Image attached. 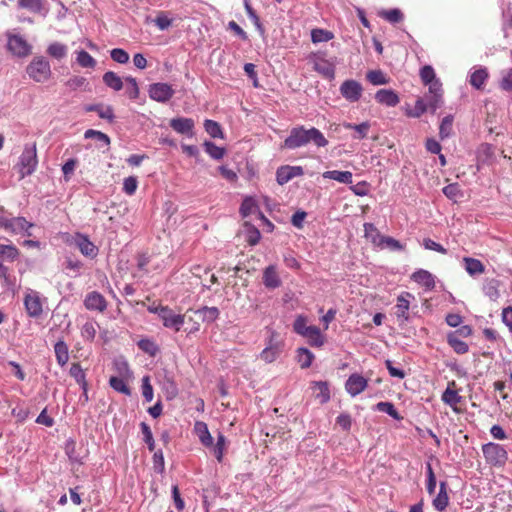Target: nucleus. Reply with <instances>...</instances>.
Instances as JSON below:
<instances>
[{
    "label": "nucleus",
    "instance_id": "obj_15",
    "mask_svg": "<svg viewBox=\"0 0 512 512\" xmlns=\"http://www.w3.org/2000/svg\"><path fill=\"white\" fill-rule=\"evenodd\" d=\"M84 306L87 310L102 313L107 308V301L102 294L92 291L85 296Z\"/></svg>",
    "mask_w": 512,
    "mask_h": 512
},
{
    "label": "nucleus",
    "instance_id": "obj_44",
    "mask_svg": "<svg viewBox=\"0 0 512 512\" xmlns=\"http://www.w3.org/2000/svg\"><path fill=\"white\" fill-rule=\"evenodd\" d=\"M206 153L215 160H220L224 157L226 150L223 147H219L211 141H205L203 143Z\"/></svg>",
    "mask_w": 512,
    "mask_h": 512
},
{
    "label": "nucleus",
    "instance_id": "obj_43",
    "mask_svg": "<svg viewBox=\"0 0 512 512\" xmlns=\"http://www.w3.org/2000/svg\"><path fill=\"white\" fill-rule=\"evenodd\" d=\"M67 46L65 44L54 42L47 48V53L55 59H63L67 56Z\"/></svg>",
    "mask_w": 512,
    "mask_h": 512
},
{
    "label": "nucleus",
    "instance_id": "obj_26",
    "mask_svg": "<svg viewBox=\"0 0 512 512\" xmlns=\"http://www.w3.org/2000/svg\"><path fill=\"white\" fill-rule=\"evenodd\" d=\"M447 343L457 354H466L469 351L468 344L457 336V332H450L447 335Z\"/></svg>",
    "mask_w": 512,
    "mask_h": 512
},
{
    "label": "nucleus",
    "instance_id": "obj_32",
    "mask_svg": "<svg viewBox=\"0 0 512 512\" xmlns=\"http://www.w3.org/2000/svg\"><path fill=\"white\" fill-rule=\"evenodd\" d=\"M314 358V354L307 348L300 347L296 350V359L302 369L309 368Z\"/></svg>",
    "mask_w": 512,
    "mask_h": 512
},
{
    "label": "nucleus",
    "instance_id": "obj_60",
    "mask_svg": "<svg viewBox=\"0 0 512 512\" xmlns=\"http://www.w3.org/2000/svg\"><path fill=\"white\" fill-rule=\"evenodd\" d=\"M225 444H226L225 436L222 433H219L217 436L216 444L213 448L214 455L219 462H221L223 459Z\"/></svg>",
    "mask_w": 512,
    "mask_h": 512
},
{
    "label": "nucleus",
    "instance_id": "obj_18",
    "mask_svg": "<svg viewBox=\"0 0 512 512\" xmlns=\"http://www.w3.org/2000/svg\"><path fill=\"white\" fill-rule=\"evenodd\" d=\"M409 298H413V295L409 292H405L398 296L397 298V304L395 306L396 312L395 315L398 319H401L402 321H408L409 320Z\"/></svg>",
    "mask_w": 512,
    "mask_h": 512
},
{
    "label": "nucleus",
    "instance_id": "obj_20",
    "mask_svg": "<svg viewBox=\"0 0 512 512\" xmlns=\"http://www.w3.org/2000/svg\"><path fill=\"white\" fill-rule=\"evenodd\" d=\"M411 279L417 284L423 286L427 290H432L435 287L434 276L427 270H416L411 275Z\"/></svg>",
    "mask_w": 512,
    "mask_h": 512
},
{
    "label": "nucleus",
    "instance_id": "obj_34",
    "mask_svg": "<svg viewBox=\"0 0 512 512\" xmlns=\"http://www.w3.org/2000/svg\"><path fill=\"white\" fill-rule=\"evenodd\" d=\"M376 247L380 249H389L391 251H401L404 249V245L400 243V241L396 240L391 236L383 235Z\"/></svg>",
    "mask_w": 512,
    "mask_h": 512
},
{
    "label": "nucleus",
    "instance_id": "obj_51",
    "mask_svg": "<svg viewBox=\"0 0 512 512\" xmlns=\"http://www.w3.org/2000/svg\"><path fill=\"white\" fill-rule=\"evenodd\" d=\"M257 210L258 206L252 197H246L240 206V214L243 218L248 217Z\"/></svg>",
    "mask_w": 512,
    "mask_h": 512
},
{
    "label": "nucleus",
    "instance_id": "obj_4",
    "mask_svg": "<svg viewBox=\"0 0 512 512\" xmlns=\"http://www.w3.org/2000/svg\"><path fill=\"white\" fill-rule=\"evenodd\" d=\"M34 226L33 223L26 220L24 217H12L0 216V228L12 234H24L26 236H32L29 231Z\"/></svg>",
    "mask_w": 512,
    "mask_h": 512
},
{
    "label": "nucleus",
    "instance_id": "obj_33",
    "mask_svg": "<svg viewBox=\"0 0 512 512\" xmlns=\"http://www.w3.org/2000/svg\"><path fill=\"white\" fill-rule=\"evenodd\" d=\"M162 389L166 393L167 399H173L178 395V387L173 377L169 374H165L163 381L161 382Z\"/></svg>",
    "mask_w": 512,
    "mask_h": 512
},
{
    "label": "nucleus",
    "instance_id": "obj_22",
    "mask_svg": "<svg viewBox=\"0 0 512 512\" xmlns=\"http://www.w3.org/2000/svg\"><path fill=\"white\" fill-rule=\"evenodd\" d=\"M447 483L442 481L439 485V492L437 496L433 499V506L437 511H444L449 504V496L447 493Z\"/></svg>",
    "mask_w": 512,
    "mask_h": 512
},
{
    "label": "nucleus",
    "instance_id": "obj_50",
    "mask_svg": "<svg viewBox=\"0 0 512 512\" xmlns=\"http://www.w3.org/2000/svg\"><path fill=\"white\" fill-rule=\"evenodd\" d=\"M110 386L117 392L122 393L124 395L129 396L131 394V390L125 381L117 376H112L109 379Z\"/></svg>",
    "mask_w": 512,
    "mask_h": 512
},
{
    "label": "nucleus",
    "instance_id": "obj_46",
    "mask_svg": "<svg viewBox=\"0 0 512 512\" xmlns=\"http://www.w3.org/2000/svg\"><path fill=\"white\" fill-rule=\"evenodd\" d=\"M378 15L392 24L401 22L404 17L403 13L398 8L382 10L378 13Z\"/></svg>",
    "mask_w": 512,
    "mask_h": 512
},
{
    "label": "nucleus",
    "instance_id": "obj_28",
    "mask_svg": "<svg viewBox=\"0 0 512 512\" xmlns=\"http://www.w3.org/2000/svg\"><path fill=\"white\" fill-rule=\"evenodd\" d=\"M302 337L306 338L308 343L313 347H321L325 342V338L320 329L314 325H311V328Z\"/></svg>",
    "mask_w": 512,
    "mask_h": 512
},
{
    "label": "nucleus",
    "instance_id": "obj_14",
    "mask_svg": "<svg viewBox=\"0 0 512 512\" xmlns=\"http://www.w3.org/2000/svg\"><path fill=\"white\" fill-rule=\"evenodd\" d=\"M368 385L367 379L358 373L351 374L345 383V389L352 397L363 392Z\"/></svg>",
    "mask_w": 512,
    "mask_h": 512
},
{
    "label": "nucleus",
    "instance_id": "obj_2",
    "mask_svg": "<svg viewBox=\"0 0 512 512\" xmlns=\"http://www.w3.org/2000/svg\"><path fill=\"white\" fill-rule=\"evenodd\" d=\"M38 165L36 144H25L23 151L19 157L16 168L20 174V179L33 174Z\"/></svg>",
    "mask_w": 512,
    "mask_h": 512
},
{
    "label": "nucleus",
    "instance_id": "obj_55",
    "mask_svg": "<svg viewBox=\"0 0 512 512\" xmlns=\"http://www.w3.org/2000/svg\"><path fill=\"white\" fill-rule=\"evenodd\" d=\"M18 6L34 13L41 12L43 0H18Z\"/></svg>",
    "mask_w": 512,
    "mask_h": 512
},
{
    "label": "nucleus",
    "instance_id": "obj_54",
    "mask_svg": "<svg viewBox=\"0 0 512 512\" xmlns=\"http://www.w3.org/2000/svg\"><path fill=\"white\" fill-rule=\"evenodd\" d=\"M141 432L143 434V441L147 444L149 451H154L155 441L153 438L152 431L146 422L140 423Z\"/></svg>",
    "mask_w": 512,
    "mask_h": 512
},
{
    "label": "nucleus",
    "instance_id": "obj_61",
    "mask_svg": "<svg viewBox=\"0 0 512 512\" xmlns=\"http://www.w3.org/2000/svg\"><path fill=\"white\" fill-rule=\"evenodd\" d=\"M125 81L129 84V87L126 90L127 95L130 99H137L139 97V87L136 79L134 77L128 76L125 78Z\"/></svg>",
    "mask_w": 512,
    "mask_h": 512
},
{
    "label": "nucleus",
    "instance_id": "obj_25",
    "mask_svg": "<svg viewBox=\"0 0 512 512\" xmlns=\"http://www.w3.org/2000/svg\"><path fill=\"white\" fill-rule=\"evenodd\" d=\"M487 78H488L487 69L484 67H480L471 73L469 83L475 89L480 90L484 87Z\"/></svg>",
    "mask_w": 512,
    "mask_h": 512
},
{
    "label": "nucleus",
    "instance_id": "obj_9",
    "mask_svg": "<svg viewBox=\"0 0 512 512\" xmlns=\"http://www.w3.org/2000/svg\"><path fill=\"white\" fill-rule=\"evenodd\" d=\"M148 93L152 100L160 103H166L173 97L174 90L171 85L158 82L149 86Z\"/></svg>",
    "mask_w": 512,
    "mask_h": 512
},
{
    "label": "nucleus",
    "instance_id": "obj_29",
    "mask_svg": "<svg viewBox=\"0 0 512 512\" xmlns=\"http://www.w3.org/2000/svg\"><path fill=\"white\" fill-rule=\"evenodd\" d=\"M456 384H455V381H452L450 383H448V387L446 388V390L443 392L442 394V401L451 406V407H455L458 403L461 402V396L458 394V392L454 389H452V387H454Z\"/></svg>",
    "mask_w": 512,
    "mask_h": 512
},
{
    "label": "nucleus",
    "instance_id": "obj_35",
    "mask_svg": "<svg viewBox=\"0 0 512 512\" xmlns=\"http://www.w3.org/2000/svg\"><path fill=\"white\" fill-rule=\"evenodd\" d=\"M195 431L197 432L201 443L204 446H211L213 438L208 430L207 424L201 421L195 423Z\"/></svg>",
    "mask_w": 512,
    "mask_h": 512
},
{
    "label": "nucleus",
    "instance_id": "obj_62",
    "mask_svg": "<svg viewBox=\"0 0 512 512\" xmlns=\"http://www.w3.org/2000/svg\"><path fill=\"white\" fill-rule=\"evenodd\" d=\"M110 56L113 61L125 64L129 61V54L121 48H114L110 51Z\"/></svg>",
    "mask_w": 512,
    "mask_h": 512
},
{
    "label": "nucleus",
    "instance_id": "obj_49",
    "mask_svg": "<svg viewBox=\"0 0 512 512\" xmlns=\"http://www.w3.org/2000/svg\"><path fill=\"white\" fill-rule=\"evenodd\" d=\"M375 409L380 412H384L391 416L395 420H400L402 417L396 410L395 406L391 402H379L376 404Z\"/></svg>",
    "mask_w": 512,
    "mask_h": 512
},
{
    "label": "nucleus",
    "instance_id": "obj_31",
    "mask_svg": "<svg viewBox=\"0 0 512 512\" xmlns=\"http://www.w3.org/2000/svg\"><path fill=\"white\" fill-rule=\"evenodd\" d=\"M85 111L98 113V116L102 119H106L110 122L114 120V112L111 106L104 107L102 104H90L85 107Z\"/></svg>",
    "mask_w": 512,
    "mask_h": 512
},
{
    "label": "nucleus",
    "instance_id": "obj_12",
    "mask_svg": "<svg viewBox=\"0 0 512 512\" xmlns=\"http://www.w3.org/2000/svg\"><path fill=\"white\" fill-rule=\"evenodd\" d=\"M160 319L164 327L174 329L175 331L181 329L185 320L184 315L176 314L168 306L166 309H160Z\"/></svg>",
    "mask_w": 512,
    "mask_h": 512
},
{
    "label": "nucleus",
    "instance_id": "obj_45",
    "mask_svg": "<svg viewBox=\"0 0 512 512\" xmlns=\"http://www.w3.org/2000/svg\"><path fill=\"white\" fill-rule=\"evenodd\" d=\"M453 120L454 118L452 115H447L442 119L439 127V136L441 140L451 136L453 132Z\"/></svg>",
    "mask_w": 512,
    "mask_h": 512
},
{
    "label": "nucleus",
    "instance_id": "obj_27",
    "mask_svg": "<svg viewBox=\"0 0 512 512\" xmlns=\"http://www.w3.org/2000/svg\"><path fill=\"white\" fill-rule=\"evenodd\" d=\"M323 178L332 179L343 184H351L353 182V174L350 171H326L323 173Z\"/></svg>",
    "mask_w": 512,
    "mask_h": 512
},
{
    "label": "nucleus",
    "instance_id": "obj_11",
    "mask_svg": "<svg viewBox=\"0 0 512 512\" xmlns=\"http://www.w3.org/2000/svg\"><path fill=\"white\" fill-rule=\"evenodd\" d=\"M362 85L356 80H345L340 86L341 95L349 102H356L362 95Z\"/></svg>",
    "mask_w": 512,
    "mask_h": 512
},
{
    "label": "nucleus",
    "instance_id": "obj_52",
    "mask_svg": "<svg viewBox=\"0 0 512 512\" xmlns=\"http://www.w3.org/2000/svg\"><path fill=\"white\" fill-rule=\"evenodd\" d=\"M366 78L373 85H385L389 82V79L381 70L369 71Z\"/></svg>",
    "mask_w": 512,
    "mask_h": 512
},
{
    "label": "nucleus",
    "instance_id": "obj_23",
    "mask_svg": "<svg viewBox=\"0 0 512 512\" xmlns=\"http://www.w3.org/2000/svg\"><path fill=\"white\" fill-rule=\"evenodd\" d=\"M312 390L315 393V398L321 403L325 404L330 400V390L328 382L315 381L312 383Z\"/></svg>",
    "mask_w": 512,
    "mask_h": 512
},
{
    "label": "nucleus",
    "instance_id": "obj_17",
    "mask_svg": "<svg viewBox=\"0 0 512 512\" xmlns=\"http://www.w3.org/2000/svg\"><path fill=\"white\" fill-rule=\"evenodd\" d=\"M375 99L379 104L395 107L400 102L399 96L392 89H380L375 94Z\"/></svg>",
    "mask_w": 512,
    "mask_h": 512
},
{
    "label": "nucleus",
    "instance_id": "obj_56",
    "mask_svg": "<svg viewBox=\"0 0 512 512\" xmlns=\"http://www.w3.org/2000/svg\"><path fill=\"white\" fill-rule=\"evenodd\" d=\"M77 63L84 68H94L96 66V60L84 50L78 52Z\"/></svg>",
    "mask_w": 512,
    "mask_h": 512
},
{
    "label": "nucleus",
    "instance_id": "obj_7",
    "mask_svg": "<svg viewBox=\"0 0 512 512\" xmlns=\"http://www.w3.org/2000/svg\"><path fill=\"white\" fill-rule=\"evenodd\" d=\"M283 347L284 343L278 340V333L271 330L266 347L260 353V359L265 363L274 362L282 353Z\"/></svg>",
    "mask_w": 512,
    "mask_h": 512
},
{
    "label": "nucleus",
    "instance_id": "obj_53",
    "mask_svg": "<svg viewBox=\"0 0 512 512\" xmlns=\"http://www.w3.org/2000/svg\"><path fill=\"white\" fill-rule=\"evenodd\" d=\"M364 233L365 237L369 238L375 246L383 236L373 223H364Z\"/></svg>",
    "mask_w": 512,
    "mask_h": 512
},
{
    "label": "nucleus",
    "instance_id": "obj_36",
    "mask_svg": "<svg viewBox=\"0 0 512 512\" xmlns=\"http://www.w3.org/2000/svg\"><path fill=\"white\" fill-rule=\"evenodd\" d=\"M56 360L60 366L67 364L69 360L68 346L64 341H58L54 346Z\"/></svg>",
    "mask_w": 512,
    "mask_h": 512
},
{
    "label": "nucleus",
    "instance_id": "obj_38",
    "mask_svg": "<svg viewBox=\"0 0 512 512\" xmlns=\"http://www.w3.org/2000/svg\"><path fill=\"white\" fill-rule=\"evenodd\" d=\"M19 255L20 251L15 245L0 244V258L3 260L13 262L19 257Z\"/></svg>",
    "mask_w": 512,
    "mask_h": 512
},
{
    "label": "nucleus",
    "instance_id": "obj_37",
    "mask_svg": "<svg viewBox=\"0 0 512 512\" xmlns=\"http://www.w3.org/2000/svg\"><path fill=\"white\" fill-rule=\"evenodd\" d=\"M84 137L86 139H95L97 142L100 143V148L105 147L108 148L110 145V138L107 134L94 130V129H88L84 133Z\"/></svg>",
    "mask_w": 512,
    "mask_h": 512
},
{
    "label": "nucleus",
    "instance_id": "obj_58",
    "mask_svg": "<svg viewBox=\"0 0 512 512\" xmlns=\"http://www.w3.org/2000/svg\"><path fill=\"white\" fill-rule=\"evenodd\" d=\"M97 326L96 322L87 321L81 328V336L86 340L92 341L96 336Z\"/></svg>",
    "mask_w": 512,
    "mask_h": 512
},
{
    "label": "nucleus",
    "instance_id": "obj_24",
    "mask_svg": "<svg viewBox=\"0 0 512 512\" xmlns=\"http://www.w3.org/2000/svg\"><path fill=\"white\" fill-rule=\"evenodd\" d=\"M463 263H464V268H465L466 272L471 277L481 275L485 272L484 264L476 258L464 257Z\"/></svg>",
    "mask_w": 512,
    "mask_h": 512
},
{
    "label": "nucleus",
    "instance_id": "obj_21",
    "mask_svg": "<svg viewBox=\"0 0 512 512\" xmlns=\"http://www.w3.org/2000/svg\"><path fill=\"white\" fill-rule=\"evenodd\" d=\"M170 126L177 133L192 135L194 121L190 118H174L170 121Z\"/></svg>",
    "mask_w": 512,
    "mask_h": 512
},
{
    "label": "nucleus",
    "instance_id": "obj_63",
    "mask_svg": "<svg viewBox=\"0 0 512 512\" xmlns=\"http://www.w3.org/2000/svg\"><path fill=\"white\" fill-rule=\"evenodd\" d=\"M0 279L3 281V287L14 295L17 291L16 278L10 274L9 270Z\"/></svg>",
    "mask_w": 512,
    "mask_h": 512
},
{
    "label": "nucleus",
    "instance_id": "obj_5",
    "mask_svg": "<svg viewBox=\"0 0 512 512\" xmlns=\"http://www.w3.org/2000/svg\"><path fill=\"white\" fill-rule=\"evenodd\" d=\"M28 75L36 82H45L51 76L49 61L44 57H35L27 66Z\"/></svg>",
    "mask_w": 512,
    "mask_h": 512
},
{
    "label": "nucleus",
    "instance_id": "obj_47",
    "mask_svg": "<svg viewBox=\"0 0 512 512\" xmlns=\"http://www.w3.org/2000/svg\"><path fill=\"white\" fill-rule=\"evenodd\" d=\"M204 128L205 131L212 137V138H224V134L222 131V128L220 124L214 120L207 119L204 122Z\"/></svg>",
    "mask_w": 512,
    "mask_h": 512
},
{
    "label": "nucleus",
    "instance_id": "obj_6",
    "mask_svg": "<svg viewBox=\"0 0 512 512\" xmlns=\"http://www.w3.org/2000/svg\"><path fill=\"white\" fill-rule=\"evenodd\" d=\"M309 61L313 64V69L327 79H333L335 76V65L330 60L326 59L325 52L311 53L308 57Z\"/></svg>",
    "mask_w": 512,
    "mask_h": 512
},
{
    "label": "nucleus",
    "instance_id": "obj_8",
    "mask_svg": "<svg viewBox=\"0 0 512 512\" xmlns=\"http://www.w3.org/2000/svg\"><path fill=\"white\" fill-rule=\"evenodd\" d=\"M24 306L28 316L38 318L43 312V303L40 293L32 289H27L24 297Z\"/></svg>",
    "mask_w": 512,
    "mask_h": 512
},
{
    "label": "nucleus",
    "instance_id": "obj_57",
    "mask_svg": "<svg viewBox=\"0 0 512 512\" xmlns=\"http://www.w3.org/2000/svg\"><path fill=\"white\" fill-rule=\"evenodd\" d=\"M311 328L307 325V318L303 315H298L293 323V330L298 335L303 336Z\"/></svg>",
    "mask_w": 512,
    "mask_h": 512
},
{
    "label": "nucleus",
    "instance_id": "obj_41",
    "mask_svg": "<svg viewBox=\"0 0 512 512\" xmlns=\"http://www.w3.org/2000/svg\"><path fill=\"white\" fill-rule=\"evenodd\" d=\"M334 38L333 32L322 28H315L311 30V40L313 43L328 42Z\"/></svg>",
    "mask_w": 512,
    "mask_h": 512
},
{
    "label": "nucleus",
    "instance_id": "obj_48",
    "mask_svg": "<svg viewBox=\"0 0 512 512\" xmlns=\"http://www.w3.org/2000/svg\"><path fill=\"white\" fill-rule=\"evenodd\" d=\"M246 230V241L249 245L254 246L258 244L261 238L260 231L252 224L246 222L244 224Z\"/></svg>",
    "mask_w": 512,
    "mask_h": 512
},
{
    "label": "nucleus",
    "instance_id": "obj_42",
    "mask_svg": "<svg viewBox=\"0 0 512 512\" xmlns=\"http://www.w3.org/2000/svg\"><path fill=\"white\" fill-rule=\"evenodd\" d=\"M69 374L75 379V381L86 391L87 382L85 379V373L81 368L80 364L73 363L70 367Z\"/></svg>",
    "mask_w": 512,
    "mask_h": 512
},
{
    "label": "nucleus",
    "instance_id": "obj_3",
    "mask_svg": "<svg viewBox=\"0 0 512 512\" xmlns=\"http://www.w3.org/2000/svg\"><path fill=\"white\" fill-rule=\"evenodd\" d=\"M482 452L486 462L495 467L504 466L508 460L506 449L498 443L489 442L484 444Z\"/></svg>",
    "mask_w": 512,
    "mask_h": 512
},
{
    "label": "nucleus",
    "instance_id": "obj_10",
    "mask_svg": "<svg viewBox=\"0 0 512 512\" xmlns=\"http://www.w3.org/2000/svg\"><path fill=\"white\" fill-rule=\"evenodd\" d=\"M8 50L15 56L26 57L31 52V46L20 35H8Z\"/></svg>",
    "mask_w": 512,
    "mask_h": 512
},
{
    "label": "nucleus",
    "instance_id": "obj_19",
    "mask_svg": "<svg viewBox=\"0 0 512 512\" xmlns=\"http://www.w3.org/2000/svg\"><path fill=\"white\" fill-rule=\"evenodd\" d=\"M281 279L275 265H269L263 271V284L268 289H276L281 286Z\"/></svg>",
    "mask_w": 512,
    "mask_h": 512
},
{
    "label": "nucleus",
    "instance_id": "obj_30",
    "mask_svg": "<svg viewBox=\"0 0 512 512\" xmlns=\"http://www.w3.org/2000/svg\"><path fill=\"white\" fill-rule=\"evenodd\" d=\"M500 282L497 279H485L483 284L484 294L492 301H496L500 297Z\"/></svg>",
    "mask_w": 512,
    "mask_h": 512
},
{
    "label": "nucleus",
    "instance_id": "obj_16",
    "mask_svg": "<svg viewBox=\"0 0 512 512\" xmlns=\"http://www.w3.org/2000/svg\"><path fill=\"white\" fill-rule=\"evenodd\" d=\"M75 244L80 252L90 258H95L98 254L97 246L92 243L86 235L77 234L75 237Z\"/></svg>",
    "mask_w": 512,
    "mask_h": 512
},
{
    "label": "nucleus",
    "instance_id": "obj_1",
    "mask_svg": "<svg viewBox=\"0 0 512 512\" xmlns=\"http://www.w3.org/2000/svg\"><path fill=\"white\" fill-rule=\"evenodd\" d=\"M308 143H313L317 147H325L328 145V140L323 133L315 127L306 129L304 126H297L291 129L282 147L294 150L306 146Z\"/></svg>",
    "mask_w": 512,
    "mask_h": 512
},
{
    "label": "nucleus",
    "instance_id": "obj_40",
    "mask_svg": "<svg viewBox=\"0 0 512 512\" xmlns=\"http://www.w3.org/2000/svg\"><path fill=\"white\" fill-rule=\"evenodd\" d=\"M103 82L114 91H120L123 88L122 79L113 71H108L103 75Z\"/></svg>",
    "mask_w": 512,
    "mask_h": 512
},
{
    "label": "nucleus",
    "instance_id": "obj_13",
    "mask_svg": "<svg viewBox=\"0 0 512 512\" xmlns=\"http://www.w3.org/2000/svg\"><path fill=\"white\" fill-rule=\"evenodd\" d=\"M303 174L304 170L301 166L284 165L277 169L276 180L279 185H284L291 179L302 176Z\"/></svg>",
    "mask_w": 512,
    "mask_h": 512
},
{
    "label": "nucleus",
    "instance_id": "obj_59",
    "mask_svg": "<svg viewBox=\"0 0 512 512\" xmlns=\"http://www.w3.org/2000/svg\"><path fill=\"white\" fill-rule=\"evenodd\" d=\"M137 345H138L139 349H141L143 352L149 354L150 356H155L159 350L157 345L154 343V341H152L150 339H141L138 341Z\"/></svg>",
    "mask_w": 512,
    "mask_h": 512
},
{
    "label": "nucleus",
    "instance_id": "obj_39",
    "mask_svg": "<svg viewBox=\"0 0 512 512\" xmlns=\"http://www.w3.org/2000/svg\"><path fill=\"white\" fill-rule=\"evenodd\" d=\"M195 313L201 315L202 321L207 323L216 321L220 315V311L217 307L208 306H203L202 308L196 310Z\"/></svg>",
    "mask_w": 512,
    "mask_h": 512
},
{
    "label": "nucleus",
    "instance_id": "obj_64",
    "mask_svg": "<svg viewBox=\"0 0 512 512\" xmlns=\"http://www.w3.org/2000/svg\"><path fill=\"white\" fill-rule=\"evenodd\" d=\"M65 453L69 460L72 462H80L79 456L76 453V442L73 439H68L65 443Z\"/></svg>",
    "mask_w": 512,
    "mask_h": 512
}]
</instances>
